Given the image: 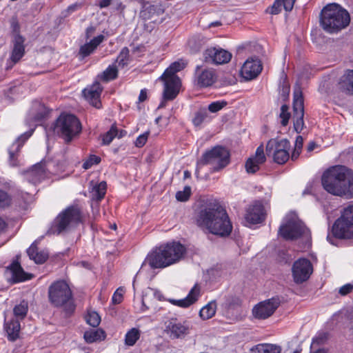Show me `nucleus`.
I'll return each mask as SVG.
<instances>
[{
	"label": "nucleus",
	"mask_w": 353,
	"mask_h": 353,
	"mask_svg": "<svg viewBox=\"0 0 353 353\" xmlns=\"http://www.w3.org/2000/svg\"><path fill=\"white\" fill-rule=\"evenodd\" d=\"M33 130L26 132L19 136L16 141L12 144V147L9 149V163L11 166H18L19 161L17 159V154L20 151L21 148L23 143L31 137Z\"/></svg>",
	"instance_id": "21"
},
{
	"label": "nucleus",
	"mask_w": 353,
	"mask_h": 353,
	"mask_svg": "<svg viewBox=\"0 0 353 353\" xmlns=\"http://www.w3.org/2000/svg\"><path fill=\"white\" fill-rule=\"evenodd\" d=\"M288 106L287 105H283L281 108V113H280V118L281 119V124L283 126H286L288 123L290 114L288 112Z\"/></svg>",
	"instance_id": "49"
},
{
	"label": "nucleus",
	"mask_w": 353,
	"mask_h": 353,
	"mask_svg": "<svg viewBox=\"0 0 353 353\" xmlns=\"http://www.w3.org/2000/svg\"><path fill=\"white\" fill-rule=\"evenodd\" d=\"M228 105L226 101H216L208 105V110L212 113H216Z\"/></svg>",
	"instance_id": "47"
},
{
	"label": "nucleus",
	"mask_w": 353,
	"mask_h": 353,
	"mask_svg": "<svg viewBox=\"0 0 353 353\" xmlns=\"http://www.w3.org/2000/svg\"><path fill=\"white\" fill-rule=\"evenodd\" d=\"M85 341L88 343H92L97 341H101L105 339V332L101 329L96 330H90L85 332L83 335Z\"/></svg>",
	"instance_id": "37"
},
{
	"label": "nucleus",
	"mask_w": 353,
	"mask_h": 353,
	"mask_svg": "<svg viewBox=\"0 0 353 353\" xmlns=\"http://www.w3.org/2000/svg\"><path fill=\"white\" fill-rule=\"evenodd\" d=\"M200 286L198 284H195L185 298L180 300L170 299V302L181 307H188L198 300L200 296Z\"/></svg>",
	"instance_id": "27"
},
{
	"label": "nucleus",
	"mask_w": 353,
	"mask_h": 353,
	"mask_svg": "<svg viewBox=\"0 0 353 353\" xmlns=\"http://www.w3.org/2000/svg\"><path fill=\"white\" fill-rule=\"evenodd\" d=\"M81 7L82 4L81 3H75L68 6L65 12L68 13V14H70L74 12V11L79 10L80 8H81Z\"/></svg>",
	"instance_id": "56"
},
{
	"label": "nucleus",
	"mask_w": 353,
	"mask_h": 353,
	"mask_svg": "<svg viewBox=\"0 0 353 353\" xmlns=\"http://www.w3.org/2000/svg\"><path fill=\"white\" fill-rule=\"evenodd\" d=\"M328 339V334L327 332H320L318 335L313 339L312 347L315 345H322L325 343Z\"/></svg>",
	"instance_id": "52"
},
{
	"label": "nucleus",
	"mask_w": 353,
	"mask_h": 353,
	"mask_svg": "<svg viewBox=\"0 0 353 353\" xmlns=\"http://www.w3.org/2000/svg\"><path fill=\"white\" fill-rule=\"evenodd\" d=\"M303 145V139L301 136H298L296 139L294 148L301 150Z\"/></svg>",
	"instance_id": "58"
},
{
	"label": "nucleus",
	"mask_w": 353,
	"mask_h": 353,
	"mask_svg": "<svg viewBox=\"0 0 353 353\" xmlns=\"http://www.w3.org/2000/svg\"><path fill=\"white\" fill-rule=\"evenodd\" d=\"M119 290L122 291L121 289H118L112 296V301L114 304H119L123 300V294Z\"/></svg>",
	"instance_id": "55"
},
{
	"label": "nucleus",
	"mask_w": 353,
	"mask_h": 353,
	"mask_svg": "<svg viewBox=\"0 0 353 353\" xmlns=\"http://www.w3.org/2000/svg\"><path fill=\"white\" fill-rule=\"evenodd\" d=\"M353 290V284L347 283L342 287H341L339 290V293L341 296H346L349 294Z\"/></svg>",
	"instance_id": "54"
},
{
	"label": "nucleus",
	"mask_w": 353,
	"mask_h": 353,
	"mask_svg": "<svg viewBox=\"0 0 353 353\" xmlns=\"http://www.w3.org/2000/svg\"><path fill=\"white\" fill-rule=\"evenodd\" d=\"M205 61L213 64H223L229 62L232 58V54L222 48H210L204 54Z\"/></svg>",
	"instance_id": "16"
},
{
	"label": "nucleus",
	"mask_w": 353,
	"mask_h": 353,
	"mask_svg": "<svg viewBox=\"0 0 353 353\" xmlns=\"http://www.w3.org/2000/svg\"><path fill=\"white\" fill-rule=\"evenodd\" d=\"M263 65L261 60L256 57H251L243 65L241 74L245 80H252L261 72Z\"/></svg>",
	"instance_id": "17"
},
{
	"label": "nucleus",
	"mask_w": 353,
	"mask_h": 353,
	"mask_svg": "<svg viewBox=\"0 0 353 353\" xmlns=\"http://www.w3.org/2000/svg\"><path fill=\"white\" fill-rule=\"evenodd\" d=\"M112 0H101L99 2V7L101 8H107L111 4Z\"/></svg>",
	"instance_id": "63"
},
{
	"label": "nucleus",
	"mask_w": 353,
	"mask_h": 353,
	"mask_svg": "<svg viewBox=\"0 0 353 353\" xmlns=\"http://www.w3.org/2000/svg\"><path fill=\"white\" fill-rule=\"evenodd\" d=\"M216 303L215 301H211L205 305L199 312L201 318L203 320H208L213 317L216 313Z\"/></svg>",
	"instance_id": "39"
},
{
	"label": "nucleus",
	"mask_w": 353,
	"mask_h": 353,
	"mask_svg": "<svg viewBox=\"0 0 353 353\" xmlns=\"http://www.w3.org/2000/svg\"><path fill=\"white\" fill-rule=\"evenodd\" d=\"M250 350L253 353H281V347L274 344L262 343L254 346Z\"/></svg>",
	"instance_id": "35"
},
{
	"label": "nucleus",
	"mask_w": 353,
	"mask_h": 353,
	"mask_svg": "<svg viewBox=\"0 0 353 353\" xmlns=\"http://www.w3.org/2000/svg\"><path fill=\"white\" fill-rule=\"evenodd\" d=\"M53 131L65 142L70 143L82 130L79 119L72 114H61L52 126Z\"/></svg>",
	"instance_id": "6"
},
{
	"label": "nucleus",
	"mask_w": 353,
	"mask_h": 353,
	"mask_svg": "<svg viewBox=\"0 0 353 353\" xmlns=\"http://www.w3.org/2000/svg\"><path fill=\"white\" fill-rule=\"evenodd\" d=\"M11 203V196L6 192L0 190V209L8 208Z\"/></svg>",
	"instance_id": "48"
},
{
	"label": "nucleus",
	"mask_w": 353,
	"mask_h": 353,
	"mask_svg": "<svg viewBox=\"0 0 353 353\" xmlns=\"http://www.w3.org/2000/svg\"><path fill=\"white\" fill-rule=\"evenodd\" d=\"M332 232L337 239L353 238V204L344 209L341 216L334 222Z\"/></svg>",
	"instance_id": "8"
},
{
	"label": "nucleus",
	"mask_w": 353,
	"mask_h": 353,
	"mask_svg": "<svg viewBox=\"0 0 353 353\" xmlns=\"http://www.w3.org/2000/svg\"><path fill=\"white\" fill-rule=\"evenodd\" d=\"M280 303V299L277 296L261 301L253 307L252 314L258 319H268L274 314Z\"/></svg>",
	"instance_id": "14"
},
{
	"label": "nucleus",
	"mask_w": 353,
	"mask_h": 353,
	"mask_svg": "<svg viewBox=\"0 0 353 353\" xmlns=\"http://www.w3.org/2000/svg\"><path fill=\"white\" fill-rule=\"evenodd\" d=\"M101 162V158L98 156L92 154L90 155L88 159L85 161V162L83 163V168L85 170H88L90 168L94 165H97Z\"/></svg>",
	"instance_id": "50"
},
{
	"label": "nucleus",
	"mask_w": 353,
	"mask_h": 353,
	"mask_svg": "<svg viewBox=\"0 0 353 353\" xmlns=\"http://www.w3.org/2000/svg\"><path fill=\"white\" fill-rule=\"evenodd\" d=\"M191 194V188L185 186L183 191H179L176 194V199L179 201H186L189 199Z\"/></svg>",
	"instance_id": "51"
},
{
	"label": "nucleus",
	"mask_w": 353,
	"mask_h": 353,
	"mask_svg": "<svg viewBox=\"0 0 353 353\" xmlns=\"http://www.w3.org/2000/svg\"><path fill=\"white\" fill-rule=\"evenodd\" d=\"M186 252L185 247L173 241L154 249L147 256V261L153 269H161L178 263Z\"/></svg>",
	"instance_id": "3"
},
{
	"label": "nucleus",
	"mask_w": 353,
	"mask_h": 353,
	"mask_svg": "<svg viewBox=\"0 0 353 353\" xmlns=\"http://www.w3.org/2000/svg\"><path fill=\"white\" fill-rule=\"evenodd\" d=\"M196 223L199 228L221 237L229 236L232 230L226 210L216 200H208L202 205Z\"/></svg>",
	"instance_id": "1"
},
{
	"label": "nucleus",
	"mask_w": 353,
	"mask_h": 353,
	"mask_svg": "<svg viewBox=\"0 0 353 353\" xmlns=\"http://www.w3.org/2000/svg\"><path fill=\"white\" fill-rule=\"evenodd\" d=\"M24 39L20 36L17 35L14 40V47L10 56V61H8L6 70L12 68L13 65L17 63L23 56L25 52L24 48Z\"/></svg>",
	"instance_id": "25"
},
{
	"label": "nucleus",
	"mask_w": 353,
	"mask_h": 353,
	"mask_svg": "<svg viewBox=\"0 0 353 353\" xmlns=\"http://www.w3.org/2000/svg\"><path fill=\"white\" fill-rule=\"evenodd\" d=\"M196 78L197 85L200 87H209L216 81V74L213 70L203 69L197 66L196 69Z\"/></svg>",
	"instance_id": "26"
},
{
	"label": "nucleus",
	"mask_w": 353,
	"mask_h": 353,
	"mask_svg": "<svg viewBox=\"0 0 353 353\" xmlns=\"http://www.w3.org/2000/svg\"><path fill=\"white\" fill-rule=\"evenodd\" d=\"M86 322L91 326L97 327L101 322V317L95 311H88L85 316Z\"/></svg>",
	"instance_id": "46"
},
{
	"label": "nucleus",
	"mask_w": 353,
	"mask_h": 353,
	"mask_svg": "<svg viewBox=\"0 0 353 353\" xmlns=\"http://www.w3.org/2000/svg\"><path fill=\"white\" fill-rule=\"evenodd\" d=\"M317 147V144L314 141H310L307 145V151L310 152Z\"/></svg>",
	"instance_id": "64"
},
{
	"label": "nucleus",
	"mask_w": 353,
	"mask_h": 353,
	"mask_svg": "<svg viewBox=\"0 0 353 353\" xmlns=\"http://www.w3.org/2000/svg\"><path fill=\"white\" fill-rule=\"evenodd\" d=\"M296 0H275L273 5L270 8V12L272 14H277L281 11V7L287 11H291L294 7Z\"/></svg>",
	"instance_id": "33"
},
{
	"label": "nucleus",
	"mask_w": 353,
	"mask_h": 353,
	"mask_svg": "<svg viewBox=\"0 0 353 353\" xmlns=\"http://www.w3.org/2000/svg\"><path fill=\"white\" fill-rule=\"evenodd\" d=\"M304 100L303 92L300 88L294 91L293 98V122L294 128L297 133H300L303 129L304 121Z\"/></svg>",
	"instance_id": "11"
},
{
	"label": "nucleus",
	"mask_w": 353,
	"mask_h": 353,
	"mask_svg": "<svg viewBox=\"0 0 353 353\" xmlns=\"http://www.w3.org/2000/svg\"><path fill=\"white\" fill-rule=\"evenodd\" d=\"M118 77V69L116 65H109L99 77L103 81L108 82L117 79Z\"/></svg>",
	"instance_id": "40"
},
{
	"label": "nucleus",
	"mask_w": 353,
	"mask_h": 353,
	"mask_svg": "<svg viewBox=\"0 0 353 353\" xmlns=\"http://www.w3.org/2000/svg\"><path fill=\"white\" fill-rule=\"evenodd\" d=\"M27 253L30 259L39 264L43 263L48 257V254L45 252H39L36 241L27 250Z\"/></svg>",
	"instance_id": "32"
},
{
	"label": "nucleus",
	"mask_w": 353,
	"mask_h": 353,
	"mask_svg": "<svg viewBox=\"0 0 353 353\" xmlns=\"http://www.w3.org/2000/svg\"><path fill=\"white\" fill-rule=\"evenodd\" d=\"M8 269L12 274V279L14 283L24 281L32 278L31 274H28L24 272L20 263L17 261H14L8 267Z\"/></svg>",
	"instance_id": "28"
},
{
	"label": "nucleus",
	"mask_w": 353,
	"mask_h": 353,
	"mask_svg": "<svg viewBox=\"0 0 353 353\" xmlns=\"http://www.w3.org/2000/svg\"><path fill=\"white\" fill-rule=\"evenodd\" d=\"M265 213L263 205L260 202H255L250 205L245 216L247 222L251 224H257L264 221Z\"/></svg>",
	"instance_id": "20"
},
{
	"label": "nucleus",
	"mask_w": 353,
	"mask_h": 353,
	"mask_svg": "<svg viewBox=\"0 0 353 353\" xmlns=\"http://www.w3.org/2000/svg\"><path fill=\"white\" fill-rule=\"evenodd\" d=\"M290 143L287 139H272L266 145V154L272 156L275 163L284 164L290 158Z\"/></svg>",
	"instance_id": "9"
},
{
	"label": "nucleus",
	"mask_w": 353,
	"mask_h": 353,
	"mask_svg": "<svg viewBox=\"0 0 353 353\" xmlns=\"http://www.w3.org/2000/svg\"><path fill=\"white\" fill-rule=\"evenodd\" d=\"M149 134H150V132L147 131V132H144L143 134L139 135L137 138V139L134 142L136 147H137V148L143 147L146 143L147 140L149 137Z\"/></svg>",
	"instance_id": "53"
},
{
	"label": "nucleus",
	"mask_w": 353,
	"mask_h": 353,
	"mask_svg": "<svg viewBox=\"0 0 353 353\" xmlns=\"http://www.w3.org/2000/svg\"><path fill=\"white\" fill-rule=\"evenodd\" d=\"M282 96L284 97H286L289 95L290 93V85L285 83L283 82L282 85Z\"/></svg>",
	"instance_id": "60"
},
{
	"label": "nucleus",
	"mask_w": 353,
	"mask_h": 353,
	"mask_svg": "<svg viewBox=\"0 0 353 353\" xmlns=\"http://www.w3.org/2000/svg\"><path fill=\"white\" fill-rule=\"evenodd\" d=\"M230 153L223 146L216 145L205 151L197 161L196 174L199 170L205 165H212V172H218L225 168L230 163Z\"/></svg>",
	"instance_id": "7"
},
{
	"label": "nucleus",
	"mask_w": 353,
	"mask_h": 353,
	"mask_svg": "<svg viewBox=\"0 0 353 353\" xmlns=\"http://www.w3.org/2000/svg\"><path fill=\"white\" fill-rule=\"evenodd\" d=\"M46 162L41 161L34 165L30 169L23 172L26 179L33 184L39 183L46 174Z\"/></svg>",
	"instance_id": "22"
},
{
	"label": "nucleus",
	"mask_w": 353,
	"mask_h": 353,
	"mask_svg": "<svg viewBox=\"0 0 353 353\" xmlns=\"http://www.w3.org/2000/svg\"><path fill=\"white\" fill-rule=\"evenodd\" d=\"M105 37L103 34H99L92 39L81 46L79 49V54L82 58H85L91 54L95 49L103 41Z\"/></svg>",
	"instance_id": "29"
},
{
	"label": "nucleus",
	"mask_w": 353,
	"mask_h": 353,
	"mask_svg": "<svg viewBox=\"0 0 353 353\" xmlns=\"http://www.w3.org/2000/svg\"><path fill=\"white\" fill-rule=\"evenodd\" d=\"M96 28L93 26L88 27L85 30V39H89L95 32Z\"/></svg>",
	"instance_id": "57"
},
{
	"label": "nucleus",
	"mask_w": 353,
	"mask_h": 353,
	"mask_svg": "<svg viewBox=\"0 0 353 353\" xmlns=\"http://www.w3.org/2000/svg\"><path fill=\"white\" fill-rule=\"evenodd\" d=\"M118 130L115 125H112L110 129L103 134L102 139V143L103 145H109L114 138L117 136Z\"/></svg>",
	"instance_id": "45"
},
{
	"label": "nucleus",
	"mask_w": 353,
	"mask_h": 353,
	"mask_svg": "<svg viewBox=\"0 0 353 353\" xmlns=\"http://www.w3.org/2000/svg\"><path fill=\"white\" fill-rule=\"evenodd\" d=\"M305 231L302 222L294 219L288 220L286 223L279 228V234L285 240H294L299 238Z\"/></svg>",
	"instance_id": "15"
},
{
	"label": "nucleus",
	"mask_w": 353,
	"mask_h": 353,
	"mask_svg": "<svg viewBox=\"0 0 353 353\" xmlns=\"http://www.w3.org/2000/svg\"><path fill=\"white\" fill-rule=\"evenodd\" d=\"M164 9L159 4L145 3L140 12L139 17L145 22H148L149 25L161 23L163 21V15ZM152 29L154 26H150Z\"/></svg>",
	"instance_id": "12"
},
{
	"label": "nucleus",
	"mask_w": 353,
	"mask_h": 353,
	"mask_svg": "<svg viewBox=\"0 0 353 353\" xmlns=\"http://www.w3.org/2000/svg\"><path fill=\"white\" fill-rule=\"evenodd\" d=\"M140 335L141 333L139 329L135 327L130 329L125 334V344L128 346L134 345L139 340Z\"/></svg>",
	"instance_id": "42"
},
{
	"label": "nucleus",
	"mask_w": 353,
	"mask_h": 353,
	"mask_svg": "<svg viewBox=\"0 0 353 353\" xmlns=\"http://www.w3.org/2000/svg\"><path fill=\"white\" fill-rule=\"evenodd\" d=\"M50 301L56 307L62 306L72 298V292L64 281L54 282L48 290Z\"/></svg>",
	"instance_id": "10"
},
{
	"label": "nucleus",
	"mask_w": 353,
	"mask_h": 353,
	"mask_svg": "<svg viewBox=\"0 0 353 353\" xmlns=\"http://www.w3.org/2000/svg\"><path fill=\"white\" fill-rule=\"evenodd\" d=\"M187 63L183 60H179L172 63L160 77L161 80L172 79V77H176L175 74L185 68Z\"/></svg>",
	"instance_id": "31"
},
{
	"label": "nucleus",
	"mask_w": 353,
	"mask_h": 353,
	"mask_svg": "<svg viewBox=\"0 0 353 353\" xmlns=\"http://www.w3.org/2000/svg\"><path fill=\"white\" fill-rule=\"evenodd\" d=\"M241 305V300L239 297H232L229 302L230 307L240 306Z\"/></svg>",
	"instance_id": "59"
},
{
	"label": "nucleus",
	"mask_w": 353,
	"mask_h": 353,
	"mask_svg": "<svg viewBox=\"0 0 353 353\" xmlns=\"http://www.w3.org/2000/svg\"><path fill=\"white\" fill-rule=\"evenodd\" d=\"M163 81L165 82L163 90L164 100L172 101L174 99L179 92L180 79L178 77H172V79L168 78Z\"/></svg>",
	"instance_id": "24"
},
{
	"label": "nucleus",
	"mask_w": 353,
	"mask_h": 353,
	"mask_svg": "<svg viewBox=\"0 0 353 353\" xmlns=\"http://www.w3.org/2000/svg\"><path fill=\"white\" fill-rule=\"evenodd\" d=\"M103 88L101 87L99 82H94L89 88H86L83 90V94L86 100H88L94 107L100 108L101 101L100 96Z\"/></svg>",
	"instance_id": "23"
},
{
	"label": "nucleus",
	"mask_w": 353,
	"mask_h": 353,
	"mask_svg": "<svg viewBox=\"0 0 353 353\" xmlns=\"http://www.w3.org/2000/svg\"><path fill=\"white\" fill-rule=\"evenodd\" d=\"M301 152V150H298V149L294 148V150H293L292 156H291V159L292 161H296L298 159V157H299Z\"/></svg>",
	"instance_id": "62"
},
{
	"label": "nucleus",
	"mask_w": 353,
	"mask_h": 353,
	"mask_svg": "<svg viewBox=\"0 0 353 353\" xmlns=\"http://www.w3.org/2000/svg\"><path fill=\"white\" fill-rule=\"evenodd\" d=\"M107 189V184L105 181H101L98 184L93 186L91 194L92 199L97 201L103 199Z\"/></svg>",
	"instance_id": "38"
},
{
	"label": "nucleus",
	"mask_w": 353,
	"mask_h": 353,
	"mask_svg": "<svg viewBox=\"0 0 353 353\" xmlns=\"http://www.w3.org/2000/svg\"><path fill=\"white\" fill-rule=\"evenodd\" d=\"M350 22L348 12L336 3L328 4L321 10L320 23L327 32H337L347 27Z\"/></svg>",
	"instance_id": "4"
},
{
	"label": "nucleus",
	"mask_w": 353,
	"mask_h": 353,
	"mask_svg": "<svg viewBox=\"0 0 353 353\" xmlns=\"http://www.w3.org/2000/svg\"><path fill=\"white\" fill-rule=\"evenodd\" d=\"M323 188L336 196L353 197V171L343 165H336L327 170L322 176Z\"/></svg>",
	"instance_id": "2"
},
{
	"label": "nucleus",
	"mask_w": 353,
	"mask_h": 353,
	"mask_svg": "<svg viewBox=\"0 0 353 353\" xmlns=\"http://www.w3.org/2000/svg\"><path fill=\"white\" fill-rule=\"evenodd\" d=\"M147 90L146 89H142L140 92L139 96V102H143L147 99Z\"/></svg>",
	"instance_id": "61"
},
{
	"label": "nucleus",
	"mask_w": 353,
	"mask_h": 353,
	"mask_svg": "<svg viewBox=\"0 0 353 353\" xmlns=\"http://www.w3.org/2000/svg\"><path fill=\"white\" fill-rule=\"evenodd\" d=\"M48 114L46 108L41 103H34L29 112L28 120L30 121H41Z\"/></svg>",
	"instance_id": "30"
},
{
	"label": "nucleus",
	"mask_w": 353,
	"mask_h": 353,
	"mask_svg": "<svg viewBox=\"0 0 353 353\" xmlns=\"http://www.w3.org/2000/svg\"><path fill=\"white\" fill-rule=\"evenodd\" d=\"M292 272L294 281L297 284H301L306 281L312 274V264L307 259H299L294 261L292 268Z\"/></svg>",
	"instance_id": "13"
},
{
	"label": "nucleus",
	"mask_w": 353,
	"mask_h": 353,
	"mask_svg": "<svg viewBox=\"0 0 353 353\" xmlns=\"http://www.w3.org/2000/svg\"><path fill=\"white\" fill-rule=\"evenodd\" d=\"M166 330L174 339L184 338L190 333V325L187 321H180L176 318L170 319L166 325Z\"/></svg>",
	"instance_id": "18"
},
{
	"label": "nucleus",
	"mask_w": 353,
	"mask_h": 353,
	"mask_svg": "<svg viewBox=\"0 0 353 353\" xmlns=\"http://www.w3.org/2000/svg\"><path fill=\"white\" fill-rule=\"evenodd\" d=\"M265 160L263 146L261 145L256 148L255 155L248 158L246 161L245 164L246 172L249 174L256 172L259 170L260 165L265 163Z\"/></svg>",
	"instance_id": "19"
},
{
	"label": "nucleus",
	"mask_w": 353,
	"mask_h": 353,
	"mask_svg": "<svg viewBox=\"0 0 353 353\" xmlns=\"http://www.w3.org/2000/svg\"><path fill=\"white\" fill-rule=\"evenodd\" d=\"M83 221V214L81 208L77 205H72L61 212L54 219L50 232L60 234L69 232Z\"/></svg>",
	"instance_id": "5"
},
{
	"label": "nucleus",
	"mask_w": 353,
	"mask_h": 353,
	"mask_svg": "<svg viewBox=\"0 0 353 353\" xmlns=\"http://www.w3.org/2000/svg\"><path fill=\"white\" fill-rule=\"evenodd\" d=\"M129 53L130 51L127 47H124L121 49L116 59V63H118L119 67L124 68L128 64L130 57Z\"/></svg>",
	"instance_id": "44"
},
{
	"label": "nucleus",
	"mask_w": 353,
	"mask_h": 353,
	"mask_svg": "<svg viewBox=\"0 0 353 353\" xmlns=\"http://www.w3.org/2000/svg\"><path fill=\"white\" fill-rule=\"evenodd\" d=\"M6 330L8 335V339L14 341L19 337L20 331V323L17 319H12L10 322L6 324Z\"/></svg>",
	"instance_id": "36"
},
{
	"label": "nucleus",
	"mask_w": 353,
	"mask_h": 353,
	"mask_svg": "<svg viewBox=\"0 0 353 353\" xmlns=\"http://www.w3.org/2000/svg\"><path fill=\"white\" fill-rule=\"evenodd\" d=\"M339 85L341 90L353 95V70H347L341 77Z\"/></svg>",
	"instance_id": "34"
},
{
	"label": "nucleus",
	"mask_w": 353,
	"mask_h": 353,
	"mask_svg": "<svg viewBox=\"0 0 353 353\" xmlns=\"http://www.w3.org/2000/svg\"><path fill=\"white\" fill-rule=\"evenodd\" d=\"M209 120L210 117L207 110L202 108L195 112L194 117L192 119V123L194 126L199 127L203 122Z\"/></svg>",
	"instance_id": "41"
},
{
	"label": "nucleus",
	"mask_w": 353,
	"mask_h": 353,
	"mask_svg": "<svg viewBox=\"0 0 353 353\" xmlns=\"http://www.w3.org/2000/svg\"><path fill=\"white\" fill-rule=\"evenodd\" d=\"M28 310V301L23 300L19 304L16 305L13 309L14 314L16 317L23 319L26 316Z\"/></svg>",
	"instance_id": "43"
}]
</instances>
